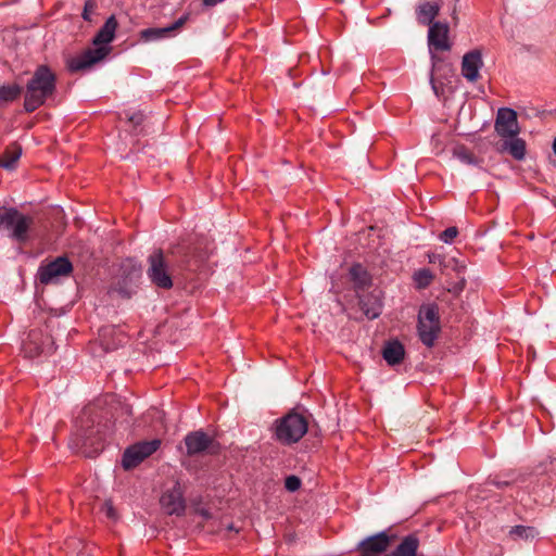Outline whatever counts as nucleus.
<instances>
[{
    "label": "nucleus",
    "mask_w": 556,
    "mask_h": 556,
    "mask_svg": "<svg viewBox=\"0 0 556 556\" xmlns=\"http://www.w3.org/2000/svg\"><path fill=\"white\" fill-rule=\"evenodd\" d=\"M117 25L115 16H109L92 40L94 48H88L79 55L71 56L67 60V68L71 72H80V70L89 68L96 62L103 60L110 53L109 43L115 37Z\"/></svg>",
    "instance_id": "f257e3e1"
},
{
    "label": "nucleus",
    "mask_w": 556,
    "mask_h": 556,
    "mask_svg": "<svg viewBox=\"0 0 556 556\" xmlns=\"http://www.w3.org/2000/svg\"><path fill=\"white\" fill-rule=\"evenodd\" d=\"M56 91V76L50 67H37L26 85L24 96V110L28 113L35 112L45 104Z\"/></svg>",
    "instance_id": "f03ea898"
},
{
    "label": "nucleus",
    "mask_w": 556,
    "mask_h": 556,
    "mask_svg": "<svg viewBox=\"0 0 556 556\" xmlns=\"http://www.w3.org/2000/svg\"><path fill=\"white\" fill-rule=\"evenodd\" d=\"M91 413L92 408L83 409L77 430L71 439V446L76 451H81L86 456H96L103 447L100 430L96 429L93 425L85 426V419H89Z\"/></svg>",
    "instance_id": "7ed1b4c3"
},
{
    "label": "nucleus",
    "mask_w": 556,
    "mask_h": 556,
    "mask_svg": "<svg viewBox=\"0 0 556 556\" xmlns=\"http://www.w3.org/2000/svg\"><path fill=\"white\" fill-rule=\"evenodd\" d=\"M308 430L307 417L291 410L282 418L276 420V439L283 444L299 442Z\"/></svg>",
    "instance_id": "20e7f679"
},
{
    "label": "nucleus",
    "mask_w": 556,
    "mask_h": 556,
    "mask_svg": "<svg viewBox=\"0 0 556 556\" xmlns=\"http://www.w3.org/2000/svg\"><path fill=\"white\" fill-rule=\"evenodd\" d=\"M441 331L440 313L435 304L420 307L417 315V333L427 346H433Z\"/></svg>",
    "instance_id": "39448f33"
},
{
    "label": "nucleus",
    "mask_w": 556,
    "mask_h": 556,
    "mask_svg": "<svg viewBox=\"0 0 556 556\" xmlns=\"http://www.w3.org/2000/svg\"><path fill=\"white\" fill-rule=\"evenodd\" d=\"M34 225L31 216L23 215L14 207H0V227L10 231V237L17 242L28 239V231Z\"/></svg>",
    "instance_id": "423d86ee"
},
{
    "label": "nucleus",
    "mask_w": 556,
    "mask_h": 556,
    "mask_svg": "<svg viewBox=\"0 0 556 556\" xmlns=\"http://www.w3.org/2000/svg\"><path fill=\"white\" fill-rule=\"evenodd\" d=\"M148 278L160 289H172L173 278L169 264L162 250H154L148 256Z\"/></svg>",
    "instance_id": "0eeeda50"
},
{
    "label": "nucleus",
    "mask_w": 556,
    "mask_h": 556,
    "mask_svg": "<svg viewBox=\"0 0 556 556\" xmlns=\"http://www.w3.org/2000/svg\"><path fill=\"white\" fill-rule=\"evenodd\" d=\"M161 444L160 439H152L151 441L138 442L134 445L126 447L122 458V466L126 470L139 466L143 459L154 454Z\"/></svg>",
    "instance_id": "6e6552de"
},
{
    "label": "nucleus",
    "mask_w": 556,
    "mask_h": 556,
    "mask_svg": "<svg viewBox=\"0 0 556 556\" xmlns=\"http://www.w3.org/2000/svg\"><path fill=\"white\" fill-rule=\"evenodd\" d=\"M185 443L188 455H199L204 454V452L207 454H216L219 450V445L215 439L203 432V430H195L194 432L186 434Z\"/></svg>",
    "instance_id": "1a4fd4ad"
},
{
    "label": "nucleus",
    "mask_w": 556,
    "mask_h": 556,
    "mask_svg": "<svg viewBox=\"0 0 556 556\" xmlns=\"http://www.w3.org/2000/svg\"><path fill=\"white\" fill-rule=\"evenodd\" d=\"M73 271L71 261L65 256H59L47 265L38 268V277L41 283H51L59 281L62 277H68Z\"/></svg>",
    "instance_id": "9d476101"
},
{
    "label": "nucleus",
    "mask_w": 556,
    "mask_h": 556,
    "mask_svg": "<svg viewBox=\"0 0 556 556\" xmlns=\"http://www.w3.org/2000/svg\"><path fill=\"white\" fill-rule=\"evenodd\" d=\"M494 129L503 138L519 136L520 127L517 112L510 108H500L494 122Z\"/></svg>",
    "instance_id": "9b49d317"
},
{
    "label": "nucleus",
    "mask_w": 556,
    "mask_h": 556,
    "mask_svg": "<svg viewBox=\"0 0 556 556\" xmlns=\"http://www.w3.org/2000/svg\"><path fill=\"white\" fill-rule=\"evenodd\" d=\"M160 503L167 515H181L185 510L186 502L184 498V489L179 481L174 482L170 489L163 492Z\"/></svg>",
    "instance_id": "f8f14e48"
},
{
    "label": "nucleus",
    "mask_w": 556,
    "mask_h": 556,
    "mask_svg": "<svg viewBox=\"0 0 556 556\" xmlns=\"http://www.w3.org/2000/svg\"><path fill=\"white\" fill-rule=\"evenodd\" d=\"M140 277V271L134 268L128 274L117 278L110 287L109 293H115L121 298H131L137 290V280Z\"/></svg>",
    "instance_id": "ddd939ff"
},
{
    "label": "nucleus",
    "mask_w": 556,
    "mask_h": 556,
    "mask_svg": "<svg viewBox=\"0 0 556 556\" xmlns=\"http://www.w3.org/2000/svg\"><path fill=\"white\" fill-rule=\"evenodd\" d=\"M428 43L430 49L437 51H448L451 43L448 41V26L444 23H433L429 27Z\"/></svg>",
    "instance_id": "4468645a"
},
{
    "label": "nucleus",
    "mask_w": 556,
    "mask_h": 556,
    "mask_svg": "<svg viewBox=\"0 0 556 556\" xmlns=\"http://www.w3.org/2000/svg\"><path fill=\"white\" fill-rule=\"evenodd\" d=\"M391 539L392 538L384 533V531L378 534L370 535L369 538L362 540V542L358 545V551L367 552L370 555L382 556V553L388 551L391 543Z\"/></svg>",
    "instance_id": "2eb2a0df"
},
{
    "label": "nucleus",
    "mask_w": 556,
    "mask_h": 556,
    "mask_svg": "<svg viewBox=\"0 0 556 556\" xmlns=\"http://www.w3.org/2000/svg\"><path fill=\"white\" fill-rule=\"evenodd\" d=\"M482 65L483 61L480 51L467 52L462 60V75L470 81L478 80L479 70Z\"/></svg>",
    "instance_id": "dca6fc26"
},
{
    "label": "nucleus",
    "mask_w": 556,
    "mask_h": 556,
    "mask_svg": "<svg viewBox=\"0 0 556 556\" xmlns=\"http://www.w3.org/2000/svg\"><path fill=\"white\" fill-rule=\"evenodd\" d=\"M188 15H182L180 18L176 20L175 23L170 24L167 27H150L144 28V30H141V39L144 40H160L164 39V37L168 36V34H172L175 31V29L180 28L181 25L187 23Z\"/></svg>",
    "instance_id": "f3484780"
},
{
    "label": "nucleus",
    "mask_w": 556,
    "mask_h": 556,
    "mask_svg": "<svg viewBox=\"0 0 556 556\" xmlns=\"http://www.w3.org/2000/svg\"><path fill=\"white\" fill-rule=\"evenodd\" d=\"M440 9V2H431V0L417 4L416 16L418 23L429 25L431 27L435 16L439 15Z\"/></svg>",
    "instance_id": "a211bd4d"
},
{
    "label": "nucleus",
    "mask_w": 556,
    "mask_h": 556,
    "mask_svg": "<svg viewBox=\"0 0 556 556\" xmlns=\"http://www.w3.org/2000/svg\"><path fill=\"white\" fill-rule=\"evenodd\" d=\"M404 346L399 341L388 342L382 350V357L387 363L391 364V366L401 363L402 359H404Z\"/></svg>",
    "instance_id": "6ab92c4d"
},
{
    "label": "nucleus",
    "mask_w": 556,
    "mask_h": 556,
    "mask_svg": "<svg viewBox=\"0 0 556 556\" xmlns=\"http://www.w3.org/2000/svg\"><path fill=\"white\" fill-rule=\"evenodd\" d=\"M418 538L414 534L406 535L394 552L393 556H416L418 551Z\"/></svg>",
    "instance_id": "aec40b11"
},
{
    "label": "nucleus",
    "mask_w": 556,
    "mask_h": 556,
    "mask_svg": "<svg viewBox=\"0 0 556 556\" xmlns=\"http://www.w3.org/2000/svg\"><path fill=\"white\" fill-rule=\"evenodd\" d=\"M22 154L20 144H10L0 156V166L7 169H13Z\"/></svg>",
    "instance_id": "412c9836"
},
{
    "label": "nucleus",
    "mask_w": 556,
    "mask_h": 556,
    "mask_svg": "<svg viewBox=\"0 0 556 556\" xmlns=\"http://www.w3.org/2000/svg\"><path fill=\"white\" fill-rule=\"evenodd\" d=\"M350 278L356 289H365L371 281L369 273L361 264H355L350 268Z\"/></svg>",
    "instance_id": "4be33fe9"
},
{
    "label": "nucleus",
    "mask_w": 556,
    "mask_h": 556,
    "mask_svg": "<svg viewBox=\"0 0 556 556\" xmlns=\"http://www.w3.org/2000/svg\"><path fill=\"white\" fill-rule=\"evenodd\" d=\"M504 148L509 151L515 160L521 161L525 157L527 146L523 139L520 137H509V140L505 142Z\"/></svg>",
    "instance_id": "5701e85b"
},
{
    "label": "nucleus",
    "mask_w": 556,
    "mask_h": 556,
    "mask_svg": "<svg viewBox=\"0 0 556 556\" xmlns=\"http://www.w3.org/2000/svg\"><path fill=\"white\" fill-rule=\"evenodd\" d=\"M359 304L367 318H377L381 313V304L376 296L361 298Z\"/></svg>",
    "instance_id": "b1692460"
},
{
    "label": "nucleus",
    "mask_w": 556,
    "mask_h": 556,
    "mask_svg": "<svg viewBox=\"0 0 556 556\" xmlns=\"http://www.w3.org/2000/svg\"><path fill=\"white\" fill-rule=\"evenodd\" d=\"M22 93V87L18 84H9L0 86V101H13Z\"/></svg>",
    "instance_id": "393cba45"
},
{
    "label": "nucleus",
    "mask_w": 556,
    "mask_h": 556,
    "mask_svg": "<svg viewBox=\"0 0 556 556\" xmlns=\"http://www.w3.org/2000/svg\"><path fill=\"white\" fill-rule=\"evenodd\" d=\"M508 534L513 540H528L536 535L538 531L534 527L515 526L510 529Z\"/></svg>",
    "instance_id": "a878e982"
},
{
    "label": "nucleus",
    "mask_w": 556,
    "mask_h": 556,
    "mask_svg": "<svg viewBox=\"0 0 556 556\" xmlns=\"http://www.w3.org/2000/svg\"><path fill=\"white\" fill-rule=\"evenodd\" d=\"M453 155L464 164H477L478 162L473 153L466 146H457L453 151Z\"/></svg>",
    "instance_id": "bb28decb"
},
{
    "label": "nucleus",
    "mask_w": 556,
    "mask_h": 556,
    "mask_svg": "<svg viewBox=\"0 0 556 556\" xmlns=\"http://www.w3.org/2000/svg\"><path fill=\"white\" fill-rule=\"evenodd\" d=\"M433 279V275L431 269L422 268L418 269L414 275V280L420 289H424V287H428L429 283H431Z\"/></svg>",
    "instance_id": "cd10ccee"
},
{
    "label": "nucleus",
    "mask_w": 556,
    "mask_h": 556,
    "mask_svg": "<svg viewBox=\"0 0 556 556\" xmlns=\"http://www.w3.org/2000/svg\"><path fill=\"white\" fill-rule=\"evenodd\" d=\"M459 233V230L457 226H450L448 228L444 229L443 232L439 235V238L441 241L445 242L446 244H451L453 242L454 238H456Z\"/></svg>",
    "instance_id": "c85d7f7f"
},
{
    "label": "nucleus",
    "mask_w": 556,
    "mask_h": 556,
    "mask_svg": "<svg viewBox=\"0 0 556 556\" xmlns=\"http://www.w3.org/2000/svg\"><path fill=\"white\" fill-rule=\"evenodd\" d=\"M285 488L288 491L294 492L301 488V480L299 476L290 475L286 478Z\"/></svg>",
    "instance_id": "c756f323"
},
{
    "label": "nucleus",
    "mask_w": 556,
    "mask_h": 556,
    "mask_svg": "<svg viewBox=\"0 0 556 556\" xmlns=\"http://www.w3.org/2000/svg\"><path fill=\"white\" fill-rule=\"evenodd\" d=\"M96 8H97V4H96L94 0H86L85 5H84V11H83L84 20L90 21L91 13L94 12Z\"/></svg>",
    "instance_id": "7c9ffc66"
},
{
    "label": "nucleus",
    "mask_w": 556,
    "mask_h": 556,
    "mask_svg": "<svg viewBox=\"0 0 556 556\" xmlns=\"http://www.w3.org/2000/svg\"><path fill=\"white\" fill-rule=\"evenodd\" d=\"M428 260L430 263H438L440 266H446L445 256H442V254L430 253L428 254Z\"/></svg>",
    "instance_id": "2f4dec72"
},
{
    "label": "nucleus",
    "mask_w": 556,
    "mask_h": 556,
    "mask_svg": "<svg viewBox=\"0 0 556 556\" xmlns=\"http://www.w3.org/2000/svg\"><path fill=\"white\" fill-rule=\"evenodd\" d=\"M143 114L141 112L132 113L130 116H128L129 121L135 125H140L143 122Z\"/></svg>",
    "instance_id": "473e14b6"
},
{
    "label": "nucleus",
    "mask_w": 556,
    "mask_h": 556,
    "mask_svg": "<svg viewBox=\"0 0 556 556\" xmlns=\"http://www.w3.org/2000/svg\"><path fill=\"white\" fill-rule=\"evenodd\" d=\"M490 483L494 484L497 488L508 486L509 481H502V479H491Z\"/></svg>",
    "instance_id": "72a5a7b5"
},
{
    "label": "nucleus",
    "mask_w": 556,
    "mask_h": 556,
    "mask_svg": "<svg viewBox=\"0 0 556 556\" xmlns=\"http://www.w3.org/2000/svg\"><path fill=\"white\" fill-rule=\"evenodd\" d=\"M106 517L111 519L116 518V511L113 506H106Z\"/></svg>",
    "instance_id": "f704fd0d"
},
{
    "label": "nucleus",
    "mask_w": 556,
    "mask_h": 556,
    "mask_svg": "<svg viewBox=\"0 0 556 556\" xmlns=\"http://www.w3.org/2000/svg\"><path fill=\"white\" fill-rule=\"evenodd\" d=\"M224 530L239 532L240 528L235 527V523H226V527L224 528Z\"/></svg>",
    "instance_id": "c9c22d12"
},
{
    "label": "nucleus",
    "mask_w": 556,
    "mask_h": 556,
    "mask_svg": "<svg viewBox=\"0 0 556 556\" xmlns=\"http://www.w3.org/2000/svg\"><path fill=\"white\" fill-rule=\"evenodd\" d=\"M222 1H225V0H203V4L204 5H216L218 3H222Z\"/></svg>",
    "instance_id": "e433bc0d"
},
{
    "label": "nucleus",
    "mask_w": 556,
    "mask_h": 556,
    "mask_svg": "<svg viewBox=\"0 0 556 556\" xmlns=\"http://www.w3.org/2000/svg\"><path fill=\"white\" fill-rule=\"evenodd\" d=\"M199 514H200V516H203V518H211V515L208 514V510H206V509H200Z\"/></svg>",
    "instance_id": "4c0bfd02"
},
{
    "label": "nucleus",
    "mask_w": 556,
    "mask_h": 556,
    "mask_svg": "<svg viewBox=\"0 0 556 556\" xmlns=\"http://www.w3.org/2000/svg\"><path fill=\"white\" fill-rule=\"evenodd\" d=\"M361 556H377V555H370V554H367V552H361ZM382 556H393V555L384 554Z\"/></svg>",
    "instance_id": "58836bf2"
},
{
    "label": "nucleus",
    "mask_w": 556,
    "mask_h": 556,
    "mask_svg": "<svg viewBox=\"0 0 556 556\" xmlns=\"http://www.w3.org/2000/svg\"><path fill=\"white\" fill-rule=\"evenodd\" d=\"M40 353H42L41 346L40 345H36L35 346V354H40Z\"/></svg>",
    "instance_id": "ea45409f"
},
{
    "label": "nucleus",
    "mask_w": 556,
    "mask_h": 556,
    "mask_svg": "<svg viewBox=\"0 0 556 556\" xmlns=\"http://www.w3.org/2000/svg\"><path fill=\"white\" fill-rule=\"evenodd\" d=\"M37 333L33 332L29 334V338H30V342H34L35 338H36Z\"/></svg>",
    "instance_id": "a19ab883"
},
{
    "label": "nucleus",
    "mask_w": 556,
    "mask_h": 556,
    "mask_svg": "<svg viewBox=\"0 0 556 556\" xmlns=\"http://www.w3.org/2000/svg\"><path fill=\"white\" fill-rule=\"evenodd\" d=\"M430 83H431V84H433V76H431V77H430ZM432 88H433V89L435 90V92H437V87H435V85H432Z\"/></svg>",
    "instance_id": "79ce46f5"
},
{
    "label": "nucleus",
    "mask_w": 556,
    "mask_h": 556,
    "mask_svg": "<svg viewBox=\"0 0 556 556\" xmlns=\"http://www.w3.org/2000/svg\"><path fill=\"white\" fill-rule=\"evenodd\" d=\"M553 150H554V153H556V138L553 141Z\"/></svg>",
    "instance_id": "37998d69"
},
{
    "label": "nucleus",
    "mask_w": 556,
    "mask_h": 556,
    "mask_svg": "<svg viewBox=\"0 0 556 556\" xmlns=\"http://www.w3.org/2000/svg\"><path fill=\"white\" fill-rule=\"evenodd\" d=\"M28 343H29V342H26V344H25V350H26V351H28Z\"/></svg>",
    "instance_id": "c03bdc74"
},
{
    "label": "nucleus",
    "mask_w": 556,
    "mask_h": 556,
    "mask_svg": "<svg viewBox=\"0 0 556 556\" xmlns=\"http://www.w3.org/2000/svg\"><path fill=\"white\" fill-rule=\"evenodd\" d=\"M86 555V552H80L79 556H85Z\"/></svg>",
    "instance_id": "a18cd8bd"
},
{
    "label": "nucleus",
    "mask_w": 556,
    "mask_h": 556,
    "mask_svg": "<svg viewBox=\"0 0 556 556\" xmlns=\"http://www.w3.org/2000/svg\"><path fill=\"white\" fill-rule=\"evenodd\" d=\"M208 526H210V527H213V522H210V523H208Z\"/></svg>",
    "instance_id": "49530a36"
},
{
    "label": "nucleus",
    "mask_w": 556,
    "mask_h": 556,
    "mask_svg": "<svg viewBox=\"0 0 556 556\" xmlns=\"http://www.w3.org/2000/svg\"><path fill=\"white\" fill-rule=\"evenodd\" d=\"M432 1H439V2H440V4H441V0H432Z\"/></svg>",
    "instance_id": "de8ad7c7"
}]
</instances>
